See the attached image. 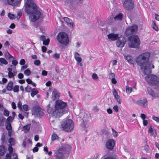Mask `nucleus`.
I'll return each mask as SVG.
<instances>
[{"instance_id":"obj_1","label":"nucleus","mask_w":159,"mask_h":159,"mask_svg":"<svg viewBox=\"0 0 159 159\" xmlns=\"http://www.w3.org/2000/svg\"><path fill=\"white\" fill-rule=\"evenodd\" d=\"M25 11L30 15L29 19L30 21L34 22L38 20L42 16L40 11L33 0H27L25 4Z\"/></svg>"},{"instance_id":"obj_2","label":"nucleus","mask_w":159,"mask_h":159,"mask_svg":"<svg viewBox=\"0 0 159 159\" xmlns=\"http://www.w3.org/2000/svg\"><path fill=\"white\" fill-rule=\"evenodd\" d=\"M149 56L148 53H143L139 55L136 60L137 63L143 70L145 75H148L151 72L150 64L148 62Z\"/></svg>"},{"instance_id":"obj_3","label":"nucleus","mask_w":159,"mask_h":159,"mask_svg":"<svg viewBox=\"0 0 159 159\" xmlns=\"http://www.w3.org/2000/svg\"><path fill=\"white\" fill-rule=\"evenodd\" d=\"M66 103L61 100L57 101L55 105V109L52 111L53 116L56 118L60 117L63 114L67 113L68 110L66 108Z\"/></svg>"},{"instance_id":"obj_4","label":"nucleus","mask_w":159,"mask_h":159,"mask_svg":"<svg viewBox=\"0 0 159 159\" xmlns=\"http://www.w3.org/2000/svg\"><path fill=\"white\" fill-rule=\"evenodd\" d=\"M58 41L65 46L67 45L69 42L68 36L67 34L64 32L59 33L57 36Z\"/></svg>"},{"instance_id":"obj_5","label":"nucleus","mask_w":159,"mask_h":159,"mask_svg":"<svg viewBox=\"0 0 159 159\" xmlns=\"http://www.w3.org/2000/svg\"><path fill=\"white\" fill-rule=\"evenodd\" d=\"M129 45L130 47L137 48L138 47L140 42L139 38L136 35H132L128 38Z\"/></svg>"},{"instance_id":"obj_6","label":"nucleus","mask_w":159,"mask_h":159,"mask_svg":"<svg viewBox=\"0 0 159 159\" xmlns=\"http://www.w3.org/2000/svg\"><path fill=\"white\" fill-rule=\"evenodd\" d=\"M70 148V147L68 145H61L56 151L55 155L56 158L57 159H63V155L61 152L63 151L69 150Z\"/></svg>"},{"instance_id":"obj_7","label":"nucleus","mask_w":159,"mask_h":159,"mask_svg":"<svg viewBox=\"0 0 159 159\" xmlns=\"http://www.w3.org/2000/svg\"><path fill=\"white\" fill-rule=\"evenodd\" d=\"M74 126V123L70 119H67L64 120L61 125L62 129L67 131L72 130Z\"/></svg>"},{"instance_id":"obj_8","label":"nucleus","mask_w":159,"mask_h":159,"mask_svg":"<svg viewBox=\"0 0 159 159\" xmlns=\"http://www.w3.org/2000/svg\"><path fill=\"white\" fill-rule=\"evenodd\" d=\"M146 80L149 84L152 85H156L159 84V79L153 75L146 76L145 77Z\"/></svg>"},{"instance_id":"obj_9","label":"nucleus","mask_w":159,"mask_h":159,"mask_svg":"<svg viewBox=\"0 0 159 159\" xmlns=\"http://www.w3.org/2000/svg\"><path fill=\"white\" fill-rule=\"evenodd\" d=\"M123 7L127 10H130L134 7V2L132 0H126L124 2Z\"/></svg>"},{"instance_id":"obj_10","label":"nucleus","mask_w":159,"mask_h":159,"mask_svg":"<svg viewBox=\"0 0 159 159\" xmlns=\"http://www.w3.org/2000/svg\"><path fill=\"white\" fill-rule=\"evenodd\" d=\"M32 115L35 117L42 116L43 115V110L39 107H35L32 110Z\"/></svg>"},{"instance_id":"obj_11","label":"nucleus","mask_w":159,"mask_h":159,"mask_svg":"<svg viewBox=\"0 0 159 159\" xmlns=\"http://www.w3.org/2000/svg\"><path fill=\"white\" fill-rule=\"evenodd\" d=\"M126 42L125 38L123 36H120L116 41V46L119 48H122Z\"/></svg>"},{"instance_id":"obj_12","label":"nucleus","mask_w":159,"mask_h":159,"mask_svg":"<svg viewBox=\"0 0 159 159\" xmlns=\"http://www.w3.org/2000/svg\"><path fill=\"white\" fill-rule=\"evenodd\" d=\"M115 145V142L112 139H108L106 143V147L108 149L111 150L113 149Z\"/></svg>"},{"instance_id":"obj_13","label":"nucleus","mask_w":159,"mask_h":159,"mask_svg":"<svg viewBox=\"0 0 159 159\" xmlns=\"http://www.w3.org/2000/svg\"><path fill=\"white\" fill-rule=\"evenodd\" d=\"M147 100L146 99L138 100L136 102V103L139 105L144 107L147 106Z\"/></svg>"},{"instance_id":"obj_14","label":"nucleus","mask_w":159,"mask_h":159,"mask_svg":"<svg viewBox=\"0 0 159 159\" xmlns=\"http://www.w3.org/2000/svg\"><path fill=\"white\" fill-rule=\"evenodd\" d=\"M63 19L64 20V21L67 23L68 26L71 29H74V23L71 20H70L67 17H64Z\"/></svg>"},{"instance_id":"obj_15","label":"nucleus","mask_w":159,"mask_h":159,"mask_svg":"<svg viewBox=\"0 0 159 159\" xmlns=\"http://www.w3.org/2000/svg\"><path fill=\"white\" fill-rule=\"evenodd\" d=\"M112 93L114 96L115 99H116L117 101L119 104H121V100L120 98V96L118 94L117 91H116L115 88H114L113 89Z\"/></svg>"},{"instance_id":"obj_16","label":"nucleus","mask_w":159,"mask_h":159,"mask_svg":"<svg viewBox=\"0 0 159 159\" xmlns=\"http://www.w3.org/2000/svg\"><path fill=\"white\" fill-rule=\"evenodd\" d=\"M107 36L109 39L112 41H115L118 38V34L111 33L108 34Z\"/></svg>"},{"instance_id":"obj_17","label":"nucleus","mask_w":159,"mask_h":159,"mask_svg":"<svg viewBox=\"0 0 159 159\" xmlns=\"http://www.w3.org/2000/svg\"><path fill=\"white\" fill-rule=\"evenodd\" d=\"M148 134L150 136L155 138L156 136V132L155 129H153L151 126L148 129Z\"/></svg>"},{"instance_id":"obj_18","label":"nucleus","mask_w":159,"mask_h":159,"mask_svg":"<svg viewBox=\"0 0 159 159\" xmlns=\"http://www.w3.org/2000/svg\"><path fill=\"white\" fill-rule=\"evenodd\" d=\"M20 2V0H7L8 4L12 6L17 5Z\"/></svg>"},{"instance_id":"obj_19","label":"nucleus","mask_w":159,"mask_h":159,"mask_svg":"<svg viewBox=\"0 0 159 159\" xmlns=\"http://www.w3.org/2000/svg\"><path fill=\"white\" fill-rule=\"evenodd\" d=\"M59 96V93L56 89H54L52 93V97L53 99L58 98Z\"/></svg>"},{"instance_id":"obj_20","label":"nucleus","mask_w":159,"mask_h":159,"mask_svg":"<svg viewBox=\"0 0 159 159\" xmlns=\"http://www.w3.org/2000/svg\"><path fill=\"white\" fill-rule=\"evenodd\" d=\"M147 91L149 94L152 96V97L154 98L159 97V95L157 94L156 95L150 88H148Z\"/></svg>"},{"instance_id":"obj_21","label":"nucleus","mask_w":159,"mask_h":159,"mask_svg":"<svg viewBox=\"0 0 159 159\" xmlns=\"http://www.w3.org/2000/svg\"><path fill=\"white\" fill-rule=\"evenodd\" d=\"M74 57L77 63H80L82 61V58L80 57V55L77 52L74 54Z\"/></svg>"},{"instance_id":"obj_22","label":"nucleus","mask_w":159,"mask_h":159,"mask_svg":"<svg viewBox=\"0 0 159 159\" xmlns=\"http://www.w3.org/2000/svg\"><path fill=\"white\" fill-rule=\"evenodd\" d=\"M123 17V15L121 13H120L114 17L115 20L121 21Z\"/></svg>"},{"instance_id":"obj_23","label":"nucleus","mask_w":159,"mask_h":159,"mask_svg":"<svg viewBox=\"0 0 159 159\" xmlns=\"http://www.w3.org/2000/svg\"><path fill=\"white\" fill-rule=\"evenodd\" d=\"M125 58L130 63L133 64L134 63V61L133 58L130 56H127L125 57Z\"/></svg>"},{"instance_id":"obj_24","label":"nucleus","mask_w":159,"mask_h":159,"mask_svg":"<svg viewBox=\"0 0 159 159\" xmlns=\"http://www.w3.org/2000/svg\"><path fill=\"white\" fill-rule=\"evenodd\" d=\"M5 147L3 145L0 146V156H3L5 152Z\"/></svg>"},{"instance_id":"obj_25","label":"nucleus","mask_w":159,"mask_h":159,"mask_svg":"<svg viewBox=\"0 0 159 159\" xmlns=\"http://www.w3.org/2000/svg\"><path fill=\"white\" fill-rule=\"evenodd\" d=\"M5 55L7 59H9L12 60L14 59L13 57L10 55L8 52H6L5 53Z\"/></svg>"},{"instance_id":"obj_26","label":"nucleus","mask_w":159,"mask_h":159,"mask_svg":"<svg viewBox=\"0 0 159 159\" xmlns=\"http://www.w3.org/2000/svg\"><path fill=\"white\" fill-rule=\"evenodd\" d=\"M13 83L12 81H10L7 86V89L8 90L10 91L13 89Z\"/></svg>"},{"instance_id":"obj_27","label":"nucleus","mask_w":159,"mask_h":159,"mask_svg":"<svg viewBox=\"0 0 159 159\" xmlns=\"http://www.w3.org/2000/svg\"><path fill=\"white\" fill-rule=\"evenodd\" d=\"M9 71L8 73V77L10 78H11L14 76V74L12 73V69L11 68H9L7 69Z\"/></svg>"},{"instance_id":"obj_28","label":"nucleus","mask_w":159,"mask_h":159,"mask_svg":"<svg viewBox=\"0 0 159 159\" xmlns=\"http://www.w3.org/2000/svg\"><path fill=\"white\" fill-rule=\"evenodd\" d=\"M31 92V95L33 97L38 93V91L35 89H33Z\"/></svg>"},{"instance_id":"obj_29","label":"nucleus","mask_w":159,"mask_h":159,"mask_svg":"<svg viewBox=\"0 0 159 159\" xmlns=\"http://www.w3.org/2000/svg\"><path fill=\"white\" fill-rule=\"evenodd\" d=\"M125 33L127 35H129L132 34L133 33V32L132 31L131 29V28H130V27H129L127 28L125 32Z\"/></svg>"},{"instance_id":"obj_30","label":"nucleus","mask_w":159,"mask_h":159,"mask_svg":"<svg viewBox=\"0 0 159 159\" xmlns=\"http://www.w3.org/2000/svg\"><path fill=\"white\" fill-rule=\"evenodd\" d=\"M126 91L127 93H130L132 91V89L131 87H129L128 85L126 86Z\"/></svg>"},{"instance_id":"obj_31","label":"nucleus","mask_w":159,"mask_h":159,"mask_svg":"<svg viewBox=\"0 0 159 159\" xmlns=\"http://www.w3.org/2000/svg\"><path fill=\"white\" fill-rule=\"evenodd\" d=\"M130 28L133 33L135 32L138 29V27L136 25H133L132 26L130 27Z\"/></svg>"},{"instance_id":"obj_32","label":"nucleus","mask_w":159,"mask_h":159,"mask_svg":"<svg viewBox=\"0 0 159 159\" xmlns=\"http://www.w3.org/2000/svg\"><path fill=\"white\" fill-rule=\"evenodd\" d=\"M152 27L153 29L156 31H157L158 30V28L156 24L155 21L152 20Z\"/></svg>"},{"instance_id":"obj_33","label":"nucleus","mask_w":159,"mask_h":159,"mask_svg":"<svg viewBox=\"0 0 159 159\" xmlns=\"http://www.w3.org/2000/svg\"><path fill=\"white\" fill-rule=\"evenodd\" d=\"M30 125L29 124L23 127V129L25 133H27L30 129Z\"/></svg>"},{"instance_id":"obj_34","label":"nucleus","mask_w":159,"mask_h":159,"mask_svg":"<svg viewBox=\"0 0 159 159\" xmlns=\"http://www.w3.org/2000/svg\"><path fill=\"white\" fill-rule=\"evenodd\" d=\"M0 62L5 65H7L8 64L7 60L5 58L2 57L0 58Z\"/></svg>"},{"instance_id":"obj_35","label":"nucleus","mask_w":159,"mask_h":159,"mask_svg":"<svg viewBox=\"0 0 159 159\" xmlns=\"http://www.w3.org/2000/svg\"><path fill=\"white\" fill-rule=\"evenodd\" d=\"M58 136L57 135L55 134H53L52 135V141H54L58 139Z\"/></svg>"},{"instance_id":"obj_36","label":"nucleus","mask_w":159,"mask_h":159,"mask_svg":"<svg viewBox=\"0 0 159 159\" xmlns=\"http://www.w3.org/2000/svg\"><path fill=\"white\" fill-rule=\"evenodd\" d=\"M8 17L11 20H13L16 17L13 14L9 13L8 14Z\"/></svg>"},{"instance_id":"obj_37","label":"nucleus","mask_w":159,"mask_h":159,"mask_svg":"<svg viewBox=\"0 0 159 159\" xmlns=\"http://www.w3.org/2000/svg\"><path fill=\"white\" fill-rule=\"evenodd\" d=\"M23 110L25 111H28L29 110V106L26 104L23 105Z\"/></svg>"},{"instance_id":"obj_38","label":"nucleus","mask_w":159,"mask_h":159,"mask_svg":"<svg viewBox=\"0 0 159 159\" xmlns=\"http://www.w3.org/2000/svg\"><path fill=\"white\" fill-rule=\"evenodd\" d=\"M13 120V118L11 116H9L6 120V123H10L12 122Z\"/></svg>"},{"instance_id":"obj_39","label":"nucleus","mask_w":159,"mask_h":159,"mask_svg":"<svg viewBox=\"0 0 159 159\" xmlns=\"http://www.w3.org/2000/svg\"><path fill=\"white\" fill-rule=\"evenodd\" d=\"M7 124L6 126V129L8 130H11L12 127L10 123H7Z\"/></svg>"},{"instance_id":"obj_40","label":"nucleus","mask_w":159,"mask_h":159,"mask_svg":"<svg viewBox=\"0 0 159 159\" xmlns=\"http://www.w3.org/2000/svg\"><path fill=\"white\" fill-rule=\"evenodd\" d=\"M49 39H48L46 40L45 39L44 41H43V44L45 45H48L49 44Z\"/></svg>"},{"instance_id":"obj_41","label":"nucleus","mask_w":159,"mask_h":159,"mask_svg":"<svg viewBox=\"0 0 159 159\" xmlns=\"http://www.w3.org/2000/svg\"><path fill=\"white\" fill-rule=\"evenodd\" d=\"M9 142L11 145H13L14 144V139L12 138H10L9 139Z\"/></svg>"},{"instance_id":"obj_42","label":"nucleus","mask_w":159,"mask_h":159,"mask_svg":"<svg viewBox=\"0 0 159 159\" xmlns=\"http://www.w3.org/2000/svg\"><path fill=\"white\" fill-rule=\"evenodd\" d=\"M13 90L15 92H18L19 90V87L18 85H15L13 88Z\"/></svg>"},{"instance_id":"obj_43","label":"nucleus","mask_w":159,"mask_h":159,"mask_svg":"<svg viewBox=\"0 0 159 159\" xmlns=\"http://www.w3.org/2000/svg\"><path fill=\"white\" fill-rule=\"evenodd\" d=\"M109 77L110 79H111L115 78V75L114 73H111L109 74Z\"/></svg>"},{"instance_id":"obj_44","label":"nucleus","mask_w":159,"mask_h":159,"mask_svg":"<svg viewBox=\"0 0 159 159\" xmlns=\"http://www.w3.org/2000/svg\"><path fill=\"white\" fill-rule=\"evenodd\" d=\"M25 90L26 92H31L32 89L31 87L30 86H27L25 89Z\"/></svg>"},{"instance_id":"obj_45","label":"nucleus","mask_w":159,"mask_h":159,"mask_svg":"<svg viewBox=\"0 0 159 159\" xmlns=\"http://www.w3.org/2000/svg\"><path fill=\"white\" fill-rule=\"evenodd\" d=\"M24 73L25 75H30L31 74V71L29 69H27L24 71Z\"/></svg>"},{"instance_id":"obj_46","label":"nucleus","mask_w":159,"mask_h":159,"mask_svg":"<svg viewBox=\"0 0 159 159\" xmlns=\"http://www.w3.org/2000/svg\"><path fill=\"white\" fill-rule=\"evenodd\" d=\"M3 114L4 116H8L9 115V113L8 110H5L3 112Z\"/></svg>"},{"instance_id":"obj_47","label":"nucleus","mask_w":159,"mask_h":159,"mask_svg":"<svg viewBox=\"0 0 159 159\" xmlns=\"http://www.w3.org/2000/svg\"><path fill=\"white\" fill-rule=\"evenodd\" d=\"M47 107H48V109H47L48 112L49 114H50L51 113L52 111V108L50 107V105H48Z\"/></svg>"},{"instance_id":"obj_48","label":"nucleus","mask_w":159,"mask_h":159,"mask_svg":"<svg viewBox=\"0 0 159 159\" xmlns=\"http://www.w3.org/2000/svg\"><path fill=\"white\" fill-rule=\"evenodd\" d=\"M112 130L113 135L114 137H116L117 135V132L113 129H112Z\"/></svg>"},{"instance_id":"obj_49","label":"nucleus","mask_w":159,"mask_h":159,"mask_svg":"<svg viewBox=\"0 0 159 159\" xmlns=\"http://www.w3.org/2000/svg\"><path fill=\"white\" fill-rule=\"evenodd\" d=\"M34 64L36 66H39L40 64V62L39 60H35L34 61Z\"/></svg>"},{"instance_id":"obj_50","label":"nucleus","mask_w":159,"mask_h":159,"mask_svg":"<svg viewBox=\"0 0 159 159\" xmlns=\"http://www.w3.org/2000/svg\"><path fill=\"white\" fill-rule=\"evenodd\" d=\"M92 77L93 79L94 80H97L98 79V77L97 75L96 74H93L92 75Z\"/></svg>"},{"instance_id":"obj_51","label":"nucleus","mask_w":159,"mask_h":159,"mask_svg":"<svg viewBox=\"0 0 159 159\" xmlns=\"http://www.w3.org/2000/svg\"><path fill=\"white\" fill-rule=\"evenodd\" d=\"M8 151L10 153H11L13 151V148L11 145H9L8 147Z\"/></svg>"},{"instance_id":"obj_52","label":"nucleus","mask_w":159,"mask_h":159,"mask_svg":"<svg viewBox=\"0 0 159 159\" xmlns=\"http://www.w3.org/2000/svg\"><path fill=\"white\" fill-rule=\"evenodd\" d=\"M60 55L57 53H55L53 55V57L54 58L58 59L59 58Z\"/></svg>"},{"instance_id":"obj_53","label":"nucleus","mask_w":159,"mask_h":159,"mask_svg":"<svg viewBox=\"0 0 159 159\" xmlns=\"http://www.w3.org/2000/svg\"><path fill=\"white\" fill-rule=\"evenodd\" d=\"M39 39L43 42L46 39V38L45 36L43 35H41L39 37Z\"/></svg>"},{"instance_id":"obj_54","label":"nucleus","mask_w":159,"mask_h":159,"mask_svg":"<svg viewBox=\"0 0 159 159\" xmlns=\"http://www.w3.org/2000/svg\"><path fill=\"white\" fill-rule=\"evenodd\" d=\"M152 119L157 122H159V118L158 117L153 116H152Z\"/></svg>"},{"instance_id":"obj_55","label":"nucleus","mask_w":159,"mask_h":159,"mask_svg":"<svg viewBox=\"0 0 159 159\" xmlns=\"http://www.w3.org/2000/svg\"><path fill=\"white\" fill-rule=\"evenodd\" d=\"M6 159H11V153L7 154L6 155Z\"/></svg>"},{"instance_id":"obj_56","label":"nucleus","mask_w":159,"mask_h":159,"mask_svg":"<svg viewBox=\"0 0 159 159\" xmlns=\"http://www.w3.org/2000/svg\"><path fill=\"white\" fill-rule=\"evenodd\" d=\"M113 109L116 112L118 111V107L117 105L114 106L113 107Z\"/></svg>"},{"instance_id":"obj_57","label":"nucleus","mask_w":159,"mask_h":159,"mask_svg":"<svg viewBox=\"0 0 159 159\" xmlns=\"http://www.w3.org/2000/svg\"><path fill=\"white\" fill-rule=\"evenodd\" d=\"M12 60V63L14 66H16L18 62L16 60H14L13 59Z\"/></svg>"},{"instance_id":"obj_58","label":"nucleus","mask_w":159,"mask_h":159,"mask_svg":"<svg viewBox=\"0 0 159 159\" xmlns=\"http://www.w3.org/2000/svg\"><path fill=\"white\" fill-rule=\"evenodd\" d=\"M140 117L143 120L146 118V116L143 114H141L140 115Z\"/></svg>"},{"instance_id":"obj_59","label":"nucleus","mask_w":159,"mask_h":159,"mask_svg":"<svg viewBox=\"0 0 159 159\" xmlns=\"http://www.w3.org/2000/svg\"><path fill=\"white\" fill-rule=\"evenodd\" d=\"M7 81V80L5 78H2V84H3L5 83H6V82Z\"/></svg>"},{"instance_id":"obj_60","label":"nucleus","mask_w":159,"mask_h":159,"mask_svg":"<svg viewBox=\"0 0 159 159\" xmlns=\"http://www.w3.org/2000/svg\"><path fill=\"white\" fill-rule=\"evenodd\" d=\"M107 113L109 114H111L112 113V111L111 108H108L107 110Z\"/></svg>"},{"instance_id":"obj_61","label":"nucleus","mask_w":159,"mask_h":159,"mask_svg":"<svg viewBox=\"0 0 159 159\" xmlns=\"http://www.w3.org/2000/svg\"><path fill=\"white\" fill-rule=\"evenodd\" d=\"M11 106H12V108L13 109H15L16 108V105L15 103V102H13L12 103H11Z\"/></svg>"},{"instance_id":"obj_62","label":"nucleus","mask_w":159,"mask_h":159,"mask_svg":"<svg viewBox=\"0 0 159 159\" xmlns=\"http://www.w3.org/2000/svg\"><path fill=\"white\" fill-rule=\"evenodd\" d=\"M21 114H23L26 117H28V112H25L23 111L22 112H21Z\"/></svg>"},{"instance_id":"obj_63","label":"nucleus","mask_w":159,"mask_h":159,"mask_svg":"<svg viewBox=\"0 0 159 159\" xmlns=\"http://www.w3.org/2000/svg\"><path fill=\"white\" fill-rule=\"evenodd\" d=\"M143 123L144 125L146 126L148 124V120H143Z\"/></svg>"},{"instance_id":"obj_64","label":"nucleus","mask_w":159,"mask_h":159,"mask_svg":"<svg viewBox=\"0 0 159 159\" xmlns=\"http://www.w3.org/2000/svg\"><path fill=\"white\" fill-rule=\"evenodd\" d=\"M42 51L43 52H45L47 51V48L44 46H43L42 47Z\"/></svg>"}]
</instances>
